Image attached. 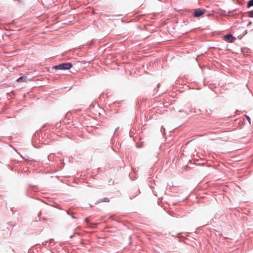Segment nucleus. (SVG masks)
Returning a JSON list of instances; mask_svg holds the SVG:
<instances>
[{
  "label": "nucleus",
  "instance_id": "nucleus-27",
  "mask_svg": "<svg viewBox=\"0 0 253 253\" xmlns=\"http://www.w3.org/2000/svg\"><path fill=\"white\" fill-rule=\"evenodd\" d=\"M159 86H160V84H158V85H157V87H159Z\"/></svg>",
  "mask_w": 253,
  "mask_h": 253
},
{
  "label": "nucleus",
  "instance_id": "nucleus-6",
  "mask_svg": "<svg viewBox=\"0 0 253 253\" xmlns=\"http://www.w3.org/2000/svg\"><path fill=\"white\" fill-rule=\"evenodd\" d=\"M236 11V9H235L232 10H230V11H228L227 14H225L224 15L228 16H231L232 15H234L235 14Z\"/></svg>",
  "mask_w": 253,
  "mask_h": 253
},
{
  "label": "nucleus",
  "instance_id": "nucleus-12",
  "mask_svg": "<svg viewBox=\"0 0 253 253\" xmlns=\"http://www.w3.org/2000/svg\"><path fill=\"white\" fill-rule=\"evenodd\" d=\"M250 70L251 71V72L253 74V64L250 66Z\"/></svg>",
  "mask_w": 253,
  "mask_h": 253
},
{
  "label": "nucleus",
  "instance_id": "nucleus-9",
  "mask_svg": "<svg viewBox=\"0 0 253 253\" xmlns=\"http://www.w3.org/2000/svg\"><path fill=\"white\" fill-rule=\"evenodd\" d=\"M248 16L249 17L253 18V10L248 12Z\"/></svg>",
  "mask_w": 253,
  "mask_h": 253
},
{
  "label": "nucleus",
  "instance_id": "nucleus-7",
  "mask_svg": "<svg viewBox=\"0 0 253 253\" xmlns=\"http://www.w3.org/2000/svg\"><path fill=\"white\" fill-rule=\"evenodd\" d=\"M252 6H253V0H249L247 2V7L249 8Z\"/></svg>",
  "mask_w": 253,
  "mask_h": 253
},
{
  "label": "nucleus",
  "instance_id": "nucleus-17",
  "mask_svg": "<svg viewBox=\"0 0 253 253\" xmlns=\"http://www.w3.org/2000/svg\"><path fill=\"white\" fill-rule=\"evenodd\" d=\"M21 157L23 159H25V161H27V162H29L31 161V160L28 159V158H25L24 157H23V156H21Z\"/></svg>",
  "mask_w": 253,
  "mask_h": 253
},
{
  "label": "nucleus",
  "instance_id": "nucleus-16",
  "mask_svg": "<svg viewBox=\"0 0 253 253\" xmlns=\"http://www.w3.org/2000/svg\"><path fill=\"white\" fill-rule=\"evenodd\" d=\"M48 241L49 243H52L53 242H54V240L53 239H50Z\"/></svg>",
  "mask_w": 253,
  "mask_h": 253
},
{
  "label": "nucleus",
  "instance_id": "nucleus-24",
  "mask_svg": "<svg viewBox=\"0 0 253 253\" xmlns=\"http://www.w3.org/2000/svg\"><path fill=\"white\" fill-rule=\"evenodd\" d=\"M74 235H71L70 237V239H72Z\"/></svg>",
  "mask_w": 253,
  "mask_h": 253
},
{
  "label": "nucleus",
  "instance_id": "nucleus-18",
  "mask_svg": "<svg viewBox=\"0 0 253 253\" xmlns=\"http://www.w3.org/2000/svg\"><path fill=\"white\" fill-rule=\"evenodd\" d=\"M81 110H82L81 109H77V110H75V112L76 113H78V112H80Z\"/></svg>",
  "mask_w": 253,
  "mask_h": 253
},
{
  "label": "nucleus",
  "instance_id": "nucleus-3",
  "mask_svg": "<svg viewBox=\"0 0 253 253\" xmlns=\"http://www.w3.org/2000/svg\"><path fill=\"white\" fill-rule=\"evenodd\" d=\"M236 38L234 37L231 33L227 34L223 36V40L228 42H233Z\"/></svg>",
  "mask_w": 253,
  "mask_h": 253
},
{
  "label": "nucleus",
  "instance_id": "nucleus-22",
  "mask_svg": "<svg viewBox=\"0 0 253 253\" xmlns=\"http://www.w3.org/2000/svg\"><path fill=\"white\" fill-rule=\"evenodd\" d=\"M111 180H112L111 179V180L109 181V185H111V184H112L113 183V182H111Z\"/></svg>",
  "mask_w": 253,
  "mask_h": 253
},
{
  "label": "nucleus",
  "instance_id": "nucleus-4",
  "mask_svg": "<svg viewBox=\"0 0 253 253\" xmlns=\"http://www.w3.org/2000/svg\"><path fill=\"white\" fill-rule=\"evenodd\" d=\"M29 80L27 79V77L26 76H23L22 77H20L19 78H18L17 80H16V81L18 82V83H20V82H27V81H28Z\"/></svg>",
  "mask_w": 253,
  "mask_h": 253
},
{
  "label": "nucleus",
  "instance_id": "nucleus-19",
  "mask_svg": "<svg viewBox=\"0 0 253 253\" xmlns=\"http://www.w3.org/2000/svg\"><path fill=\"white\" fill-rule=\"evenodd\" d=\"M41 214H42V212H41V211H40V212H39V213L38 214V216H39V217L40 218H41V217H40V216H41Z\"/></svg>",
  "mask_w": 253,
  "mask_h": 253
},
{
  "label": "nucleus",
  "instance_id": "nucleus-30",
  "mask_svg": "<svg viewBox=\"0 0 253 253\" xmlns=\"http://www.w3.org/2000/svg\"><path fill=\"white\" fill-rule=\"evenodd\" d=\"M77 234V233H74L73 235H75V234Z\"/></svg>",
  "mask_w": 253,
  "mask_h": 253
},
{
  "label": "nucleus",
  "instance_id": "nucleus-21",
  "mask_svg": "<svg viewBox=\"0 0 253 253\" xmlns=\"http://www.w3.org/2000/svg\"><path fill=\"white\" fill-rule=\"evenodd\" d=\"M119 129V127H117L115 130V132H116V131H118V130Z\"/></svg>",
  "mask_w": 253,
  "mask_h": 253
},
{
  "label": "nucleus",
  "instance_id": "nucleus-28",
  "mask_svg": "<svg viewBox=\"0 0 253 253\" xmlns=\"http://www.w3.org/2000/svg\"><path fill=\"white\" fill-rule=\"evenodd\" d=\"M219 236H222V234H219Z\"/></svg>",
  "mask_w": 253,
  "mask_h": 253
},
{
  "label": "nucleus",
  "instance_id": "nucleus-14",
  "mask_svg": "<svg viewBox=\"0 0 253 253\" xmlns=\"http://www.w3.org/2000/svg\"><path fill=\"white\" fill-rule=\"evenodd\" d=\"M94 107L95 105L93 103H92L90 105L89 109H91L92 108H94Z\"/></svg>",
  "mask_w": 253,
  "mask_h": 253
},
{
  "label": "nucleus",
  "instance_id": "nucleus-20",
  "mask_svg": "<svg viewBox=\"0 0 253 253\" xmlns=\"http://www.w3.org/2000/svg\"><path fill=\"white\" fill-rule=\"evenodd\" d=\"M71 217H72V218H73V219H76V218H77V217H76V216H74V215H72V216H71Z\"/></svg>",
  "mask_w": 253,
  "mask_h": 253
},
{
  "label": "nucleus",
  "instance_id": "nucleus-26",
  "mask_svg": "<svg viewBox=\"0 0 253 253\" xmlns=\"http://www.w3.org/2000/svg\"><path fill=\"white\" fill-rule=\"evenodd\" d=\"M67 213L68 214L70 215V212L69 211H67Z\"/></svg>",
  "mask_w": 253,
  "mask_h": 253
},
{
  "label": "nucleus",
  "instance_id": "nucleus-8",
  "mask_svg": "<svg viewBox=\"0 0 253 253\" xmlns=\"http://www.w3.org/2000/svg\"><path fill=\"white\" fill-rule=\"evenodd\" d=\"M61 124H62V123L61 121L55 123V125H53L54 126V127H53V128L56 127L57 129L58 128L60 127Z\"/></svg>",
  "mask_w": 253,
  "mask_h": 253
},
{
  "label": "nucleus",
  "instance_id": "nucleus-2",
  "mask_svg": "<svg viewBox=\"0 0 253 253\" xmlns=\"http://www.w3.org/2000/svg\"><path fill=\"white\" fill-rule=\"evenodd\" d=\"M193 16L196 18L202 16L206 12V10L205 9L197 8L193 9Z\"/></svg>",
  "mask_w": 253,
  "mask_h": 253
},
{
  "label": "nucleus",
  "instance_id": "nucleus-10",
  "mask_svg": "<svg viewBox=\"0 0 253 253\" xmlns=\"http://www.w3.org/2000/svg\"><path fill=\"white\" fill-rule=\"evenodd\" d=\"M245 116L246 118V119H247V120L249 122V123H250V124H251V119L250 117L248 115H245Z\"/></svg>",
  "mask_w": 253,
  "mask_h": 253
},
{
  "label": "nucleus",
  "instance_id": "nucleus-29",
  "mask_svg": "<svg viewBox=\"0 0 253 253\" xmlns=\"http://www.w3.org/2000/svg\"><path fill=\"white\" fill-rule=\"evenodd\" d=\"M11 211H12L13 212V211L12 210V209H11Z\"/></svg>",
  "mask_w": 253,
  "mask_h": 253
},
{
  "label": "nucleus",
  "instance_id": "nucleus-1",
  "mask_svg": "<svg viewBox=\"0 0 253 253\" xmlns=\"http://www.w3.org/2000/svg\"><path fill=\"white\" fill-rule=\"evenodd\" d=\"M73 67V65L70 62L62 63L52 67L54 70H66L70 69Z\"/></svg>",
  "mask_w": 253,
  "mask_h": 253
},
{
  "label": "nucleus",
  "instance_id": "nucleus-13",
  "mask_svg": "<svg viewBox=\"0 0 253 253\" xmlns=\"http://www.w3.org/2000/svg\"><path fill=\"white\" fill-rule=\"evenodd\" d=\"M48 242H49V241H48L43 242L42 243V245H43V246H45V245H47V243H48Z\"/></svg>",
  "mask_w": 253,
  "mask_h": 253
},
{
  "label": "nucleus",
  "instance_id": "nucleus-15",
  "mask_svg": "<svg viewBox=\"0 0 253 253\" xmlns=\"http://www.w3.org/2000/svg\"><path fill=\"white\" fill-rule=\"evenodd\" d=\"M84 220L87 223H89V219L88 218L86 217L84 219Z\"/></svg>",
  "mask_w": 253,
  "mask_h": 253
},
{
  "label": "nucleus",
  "instance_id": "nucleus-11",
  "mask_svg": "<svg viewBox=\"0 0 253 253\" xmlns=\"http://www.w3.org/2000/svg\"><path fill=\"white\" fill-rule=\"evenodd\" d=\"M161 131L162 132H163V133H164V134H165V127H164L163 126H162V127H161Z\"/></svg>",
  "mask_w": 253,
  "mask_h": 253
},
{
  "label": "nucleus",
  "instance_id": "nucleus-23",
  "mask_svg": "<svg viewBox=\"0 0 253 253\" xmlns=\"http://www.w3.org/2000/svg\"><path fill=\"white\" fill-rule=\"evenodd\" d=\"M70 113H71L68 112L67 113H66L65 117H67Z\"/></svg>",
  "mask_w": 253,
  "mask_h": 253
},
{
  "label": "nucleus",
  "instance_id": "nucleus-5",
  "mask_svg": "<svg viewBox=\"0 0 253 253\" xmlns=\"http://www.w3.org/2000/svg\"><path fill=\"white\" fill-rule=\"evenodd\" d=\"M110 201V200L108 198L105 197L103 198L102 199H99L96 203V204H97L101 202H109Z\"/></svg>",
  "mask_w": 253,
  "mask_h": 253
},
{
  "label": "nucleus",
  "instance_id": "nucleus-31",
  "mask_svg": "<svg viewBox=\"0 0 253 253\" xmlns=\"http://www.w3.org/2000/svg\"><path fill=\"white\" fill-rule=\"evenodd\" d=\"M77 234V233H74L73 235H75V234Z\"/></svg>",
  "mask_w": 253,
  "mask_h": 253
},
{
  "label": "nucleus",
  "instance_id": "nucleus-25",
  "mask_svg": "<svg viewBox=\"0 0 253 253\" xmlns=\"http://www.w3.org/2000/svg\"><path fill=\"white\" fill-rule=\"evenodd\" d=\"M26 196H28V197H29V194H28V192H26Z\"/></svg>",
  "mask_w": 253,
  "mask_h": 253
}]
</instances>
